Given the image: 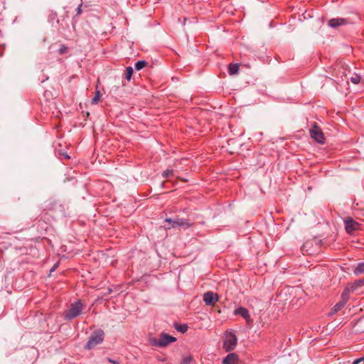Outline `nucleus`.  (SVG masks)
Segmentation results:
<instances>
[{
	"label": "nucleus",
	"mask_w": 364,
	"mask_h": 364,
	"mask_svg": "<svg viewBox=\"0 0 364 364\" xmlns=\"http://www.w3.org/2000/svg\"><path fill=\"white\" fill-rule=\"evenodd\" d=\"M176 341V338L165 333H161L159 335V338L155 337H151L149 338V342L151 346L159 348H165Z\"/></svg>",
	"instance_id": "f257e3e1"
},
{
	"label": "nucleus",
	"mask_w": 364,
	"mask_h": 364,
	"mask_svg": "<svg viewBox=\"0 0 364 364\" xmlns=\"http://www.w3.org/2000/svg\"><path fill=\"white\" fill-rule=\"evenodd\" d=\"M85 305L82 303L80 300H78L71 304L70 309L67 310L65 313V318L68 320H71L74 318L77 317L82 314Z\"/></svg>",
	"instance_id": "f03ea898"
},
{
	"label": "nucleus",
	"mask_w": 364,
	"mask_h": 364,
	"mask_svg": "<svg viewBox=\"0 0 364 364\" xmlns=\"http://www.w3.org/2000/svg\"><path fill=\"white\" fill-rule=\"evenodd\" d=\"M237 344V338L235 334L230 331H227L225 333V339L223 341V348L226 352L233 350Z\"/></svg>",
	"instance_id": "7ed1b4c3"
},
{
	"label": "nucleus",
	"mask_w": 364,
	"mask_h": 364,
	"mask_svg": "<svg viewBox=\"0 0 364 364\" xmlns=\"http://www.w3.org/2000/svg\"><path fill=\"white\" fill-rule=\"evenodd\" d=\"M104 335L105 333L102 330H97L94 331L91 334L87 341L86 348L90 350L93 348L97 345L101 343L104 340Z\"/></svg>",
	"instance_id": "20e7f679"
},
{
	"label": "nucleus",
	"mask_w": 364,
	"mask_h": 364,
	"mask_svg": "<svg viewBox=\"0 0 364 364\" xmlns=\"http://www.w3.org/2000/svg\"><path fill=\"white\" fill-rule=\"evenodd\" d=\"M310 136L318 144H323L325 142L324 134L321 128L314 123L312 127L309 129Z\"/></svg>",
	"instance_id": "39448f33"
},
{
	"label": "nucleus",
	"mask_w": 364,
	"mask_h": 364,
	"mask_svg": "<svg viewBox=\"0 0 364 364\" xmlns=\"http://www.w3.org/2000/svg\"><path fill=\"white\" fill-rule=\"evenodd\" d=\"M165 221L170 223L171 225L168 228L170 229L171 228H176L178 227H182L185 229L190 228L193 223H189L188 220L176 218V219L166 218Z\"/></svg>",
	"instance_id": "423d86ee"
},
{
	"label": "nucleus",
	"mask_w": 364,
	"mask_h": 364,
	"mask_svg": "<svg viewBox=\"0 0 364 364\" xmlns=\"http://www.w3.org/2000/svg\"><path fill=\"white\" fill-rule=\"evenodd\" d=\"M345 229L349 234L360 229V223L354 220L352 218L348 217L344 220Z\"/></svg>",
	"instance_id": "0eeeda50"
},
{
	"label": "nucleus",
	"mask_w": 364,
	"mask_h": 364,
	"mask_svg": "<svg viewBox=\"0 0 364 364\" xmlns=\"http://www.w3.org/2000/svg\"><path fill=\"white\" fill-rule=\"evenodd\" d=\"M235 315H240L244 319H245L247 324H251L252 323V319L250 317V313L246 308L239 307L234 311Z\"/></svg>",
	"instance_id": "6e6552de"
},
{
	"label": "nucleus",
	"mask_w": 364,
	"mask_h": 364,
	"mask_svg": "<svg viewBox=\"0 0 364 364\" xmlns=\"http://www.w3.org/2000/svg\"><path fill=\"white\" fill-rule=\"evenodd\" d=\"M218 299L219 297L218 294L213 293V291H208L203 294V301L206 305H213L217 302Z\"/></svg>",
	"instance_id": "1a4fd4ad"
},
{
	"label": "nucleus",
	"mask_w": 364,
	"mask_h": 364,
	"mask_svg": "<svg viewBox=\"0 0 364 364\" xmlns=\"http://www.w3.org/2000/svg\"><path fill=\"white\" fill-rule=\"evenodd\" d=\"M223 364H238L239 363V357L235 353H229L225 358L223 360Z\"/></svg>",
	"instance_id": "9d476101"
},
{
	"label": "nucleus",
	"mask_w": 364,
	"mask_h": 364,
	"mask_svg": "<svg viewBox=\"0 0 364 364\" xmlns=\"http://www.w3.org/2000/svg\"><path fill=\"white\" fill-rule=\"evenodd\" d=\"M346 23V20L345 18H332L328 21V25L333 28H336Z\"/></svg>",
	"instance_id": "9b49d317"
},
{
	"label": "nucleus",
	"mask_w": 364,
	"mask_h": 364,
	"mask_svg": "<svg viewBox=\"0 0 364 364\" xmlns=\"http://www.w3.org/2000/svg\"><path fill=\"white\" fill-rule=\"evenodd\" d=\"M345 306V301H339L337 303L331 310L329 315H333L338 311H339L341 309H343Z\"/></svg>",
	"instance_id": "f8f14e48"
},
{
	"label": "nucleus",
	"mask_w": 364,
	"mask_h": 364,
	"mask_svg": "<svg viewBox=\"0 0 364 364\" xmlns=\"http://www.w3.org/2000/svg\"><path fill=\"white\" fill-rule=\"evenodd\" d=\"M228 71L230 75H235L239 71V64H230L228 68Z\"/></svg>",
	"instance_id": "ddd939ff"
},
{
	"label": "nucleus",
	"mask_w": 364,
	"mask_h": 364,
	"mask_svg": "<svg viewBox=\"0 0 364 364\" xmlns=\"http://www.w3.org/2000/svg\"><path fill=\"white\" fill-rule=\"evenodd\" d=\"M353 272L355 275L364 273V262L359 263L355 268Z\"/></svg>",
	"instance_id": "4468645a"
},
{
	"label": "nucleus",
	"mask_w": 364,
	"mask_h": 364,
	"mask_svg": "<svg viewBox=\"0 0 364 364\" xmlns=\"http://www.w3.org/2000/svg\"><path fill=\"white\" fill-rule=\"evenodd\" d=\"M147 65V62L145 60H139L136 63L135 68L136 70H140Z\"/></svg>",
	"instance_id": "2eb2a0df"
},
{
	"label": "nucleus",
	"mask_w": 364,
	"mask_h": 364,
	"mask_svg": "<svg viewBox=\"0 0 364 364\" xmlns=\"http://www.w3.org/2000/svg\"><path fill=\"white\" fill-rule=\"evenodd\" d=\"M134 73V70L132 67H127L126 68V78L127 80H130Z\"/></svg>",
	"instance_id": "dca6fc26"
},
{
	"label": "nucleus",
	"mask_w": 364,
	"mask_h": 364,
	"mask_svg": "<svg viewBox=\"0 0 364 364\" xmlns=\"http://www.w3.org/2000/svg\"><path fill=\"white\" fill-rule=\"evenodd\" d=\"M175 328H176V329L177 331H180L181 333H185L188 330V326L186 324H184V325H178V324H176L175 326Z\"/></svg>",
	"instance_id": "f3484780"
},
{
	"label": "nucleus",
	"mask_w": 364,
	"mask_h": 364,
	"mask_svg": "<svg viewBox=\"0 0 364 364\" xmlns=\"http://www.w3.org/2000/svg\"><path fill=\"white\" fill-rule=\"evenodd\" d=\"M101 97V94L99 90H97L95 92V96L92 99V104H97Z\"/></svg>",
	"instance_id": "a211bd4d"
},
{
	"label": "nucleus",
	"mask_w": 364,
	"mask_h": 364,
	"mask_svg": "<svg viewBox=\"0 0 364 364\" xmlns=\"http://www.w3.org/2000/svg\"><path fill=\"white\" fill-rule=\"evenodd\" d=\"M348 300V291L346 290L342 293L341 295V301H345V304Z\"/></svg>",
	"instance_id": "6ab92c4d"
},
{
	"label": "nucleus",
	"mask_w": 364,
	"mask_h": 364,
	"mask_svg": "<svg viewBox=\"0 0 364 364\" xmlns=\"http://www.w3.org/2000/svg\"><path fill=\"white\" fill-rule=\"evenodd\" d=\"M173 173V170L171 169H167L166 171H164L163 173H162V176L164 178H168L170 176H171Z\"/></svg>",
	"instance_id": "aec40b11"
},
{
	"label": "nucleus",
	"mask_w": 364,
	"mask_h": 364,
	"mask_svg": "<svg viewBox=\"0 0 364 364\" xmlns=\"http://www.w3.org/2000/svg\"><path fill=\"white\" fill-rule=\"evenodd\" d=\"M350 81L354 84H358L360 82V76L355 75L350 77Z\"/></svg>",
	"instance_id": "412c9836"
},
{
	"label": "nucleus",
	"mask_w": 364,
	"mask_h": 364,
	"mask_svg": "<svg viewBox=\"0 0 364 364\" xmlns=\"http://www.w3.org/2000/svg\"><path fill=\"white\" fill-rule=\"evenodd\" d=\"M68 50V48L64 45L61 46L60 48L58 50V53L60 55H63L66 53Z\"/></svg>",
	"instance_id": "4be33fe9"
},
{
	"label": "nucleus",
	"mask_w": 364,
	"mask_h": 364,
	"mask_svg": "<svg viewBox=\"0 0 364 364\" xmlns=\"http://www.w3.org/2000/svg\"><path fill=\"white\" fill-rule=\"evenodd\" d=\"M192 361V356L188 355L186 357H184L181 361V364H190Z\"/></svg>",
	"instance_id": "5701e85b"
},
{
	"label": "nucleus",
	"mask_w": 364,
	"mask_h": 364,
	"mask_svg": "<svg viewBox=\"0 0 364 364\" xmlns=\"http://www.w3.org/2000/svg\"><path fill=\"white\" fill-rule=\"evenodd\" d=\"M361 286H364V279H359L358 281H356L354 284L353 285L352 288H355L357 287H361Z\"/></svg>",
	"instance_id": "b1692460"
},
{
	"label": "nucleus",
	"mask_w": 364,
	"mask_h": 364,
	"mask_svg": "<svg viewBox=\"0 0 364 364\" xmlns=\"http://www.w3.org/2000/svg\"><path fill=\"white\" fill-rule=\"evenodd\" d=\"M107 360H108V362H109L112 364H120V362L117 360H113L112 358H108Z\"/></svg>",
	"instance_id": "393cba45"
},
{
	"label": "nucleus",
	"mask_w": 364,
	"mask_h": 364,
	"mask_svg": "<svg viewBox=\"0 0 364 364\" xmlns=\"http://www.w3.org/2000/svg\"><path fill=\"white\" fill-rule=\"evenodd\" d=\"M77 15H80L82 12V4L79 5L76 9Z\"/></svg>",
	"instance_id": "a878e982"
},
{
	"label": "nucleus",
	"mask_w": 364,
	"mask_h": 364,
	"mask_svg": "<svg viewBox=\"0 0 364 364\" xmlns=\"http://www.w3.org/2000/svg\"><path fill=\"white\" fill-rule=\"evenodd\" d=\"M362 359H358V360H355V361H353V364H358L359 362H360Z\"/></svg>",
	"instance_id": "bb28decb"
},
{
	"label": "nucleus",
	"mask_w": 364,
	"mask_h": 364,
	"mask_svg": "<svg viewBox=\"0 0 364 364\" xmlns=\"http://www.w3.org/2000/svg\"><path fill=\"white\" fill-rule=\"evenodd\" d=\"M57 267V264H55L50 269V272H53V271H55V269H56Z\"/></svg>",
	"instance_id": "cd10ccee"
},
{
	"label": "nucleus",
	"mask_w": 364,
	"mask_h": 364,
	"mask_svg": "<svg viewBox=\"0 0 364 364\" xmlns=\"http://www.w3.org/2000/svg\"><path fill=\"white\" fill-rule=\"evenodd\" d=\"M65 157H66V159H69L70 158V156L68 155H66Z\"/></svg>",
	"instance_id": "c85d7f7f"
}]
</instances>
